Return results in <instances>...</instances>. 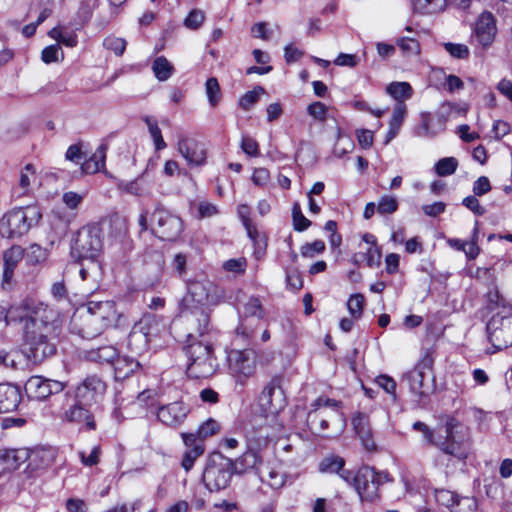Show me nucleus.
<instances>
[{
	"mask_svg": "<svg viewBox=\"0 0 512 512\" xmlns=\"http://www.w3.org/2000/svg\"><path fill=\"white\" fill-rule=\"evenodd\" d=\"M412 427L423 434L427 443L439 448L443 453L461 461L468 458L471 450L469 430L455 417L450 416L446 419L444 436H436L434 431L421 421H416Z\"/></svg>",
	"mask_w": 512,
	"mask_h": 512,
	"instance_id": "7ed1b4c3",
	"label": "nucleus"
},
{
	"mask_svg": "<svg viewBox=\"0 0 512 512\" xmlns=\"http://www.w3.org/2000/svg\"><path fill=\"white\" fill-rule=\"evenodd\" d=\"M126 45L125 39L113 35L107 36L103 41V46L117 56H121L124 53Z\"/></svg>",
	"mask_w": 512,
	"mask_h": 512,
	"instance_id": "864d4df0",
	"label": "nucleus"
},
{
	"mask_svg": "<svg viewBox=\"0 0 512 512\" xmlns=\"http://www.w3.org/2000/svg\"><path fill=\"white\" fill-rule=\"evenodd\" d=\"M22 258V251L20 247H12L4 253L3 261H4V271L3 277L5 281H9L12 278L14 269L17 263Z\"/></svg>",
	"mask_w": 512,
	"mask_h": 512,
	"instance_id": "37998d69",
	"label": "nucleus"
},
{
	"mask_svg": "<svg viewBox=\"0 0 512 512\" xmlns=\"http://www.w3.org/2000/svg\"><path fill=\"white\" fill-rule=\"evenodd\" d=\"M233 474V461L221 454H215L207 461L202 481L210 492H218L229 486Z\"/></svg>",
	"mask_w": 512,
	"mask_h": 512,
	"instance_id": "9d476101",
	"label": "nucleus"
},
{
	"mask_svg": "<svg viewBox=\"0 0 512 512\" xmlns=\"http://www.w3.org/2000/svg\"><path fill=\"white\" fill-rule=\"evenodd\" d=\"M205 91L209 101V104L212 107L217 106L221 99V90L218 80L215 77H211L207 79L205 84Z\"/></svg>",
	"mask_w": 512,
	"mask_h": 512,
	"instance_id": "3c124183",
	"label": "nucleus"
},
{
	"mask_svg": "<svg viewBox=\"0 0 512 512\" xmlns=\"http://www.w3.org/2000/svg\"><path fill=\"white\" fill-rule=\"evenodd\" d=\"M434 356L431 350L427 349L422 354L413 370L405 374L410 391L420 399H426L434 390V378L432 369Z\"/></svg>",
	"mask_w": 512,
	"mask_h": 512,
	"instance_id": "6e6552de",
	"label": "nucleus"
},
{
	"mask_svg": "<svg viewBox=\"0 0 512 512\" xmlns=\"http://www.w3.org/2000/svg\"><path fill=\"white\" fill-rule=\"evenodd\" d=\"M191 447L188 451L185 452L181 465L186 470L189 471L194 465L195 460L201 456L204 452L203 444L199 442H195L192 445H188Z\"/></svg>",
	"mask_w": 512,
	"mask_h": 512,
	"instance_id": "09e8293b",
	"label": "nucleus"
},
{
	"mask_svg": "<svg viewBox=\"0 0 512 512\" xmlns=\"http://www.w3.org/2000/svg\"><path fill=\"white\" fill-rule=\"evenodd\" d=\"M386 92L393 97L397 103H403L412 97L413 90L408 82H392L386 88Z\"/></svg>",
	"mask_w": 512,
	"mask_h": 512,
	"instance_id": "a18cd8bd",
	"label": "nucleus"
},
{
	"mask_svg": "<svg viewBox=\"0 0 512 512\" xmlns=\"http://www.w3.org/2000/svg\"><path fill=\"white\" fill-rule=\"evenodd\" d=\"M258 475L262 483L274 490L282 489L289 476L278 465L263 464L258 468Z\"/></svg>",
	"mask_w": 512,
	"mask_h": 512,
	"instance_id": "cd10ccee",
	"label": "nucleus"
},
{
	"mask_svg": "<svg viewBox=\"0 0 512 512\" xmlns=\"http://www.w3.org/2000/svg\"><path fill=\"white\" fill-rule=\"evenodd\" d=\"M144 121H145L146 125L148 126V130H149L150 136L153 140L155 149L157 151H160V150H163L164 148H166L167 145L162 137V133H161L160 128L158 127L157 121L152 117H146L144 119Z\"/></svg>",
	"mask_w": 512,
	"mask_h": 512,
	"instance_id": "de8ad7c7",
	"label": "nucleus"
},
{
	"mask_svg": "<svg viewBox=\"0 0 512 512\" xmlns=\"http://www.w3.org/2000/svg\"><path fill=\"white\" fill-rule=\"evenodd\" d=\"M489 342L495 350H502L512 346V314L501 315L497 313L491 317L486 325Z\"/></svg>",
	"mask_w": 512,
	"mask_h": 512,
	"instance_id": "2eb2a0df",
	"label": "nucleus"
},
{
	"mask_svg": "<svg viewBox=\"0 0 512 512\" xmlns=\"http://www.w3.org/2000/svg\"><path fill=\"white\" fill-rule=\"evenodd\" d=\"M352 424L365 449L368 451L374 450L376 444L373 440L368 416L363 413H358L353 417Z\"/></svg>",
	"mask_w": 512,
	"mask_h": 512,
	"instance_id": "7c9ffc66",
	"label": "nucleus"
},
{
	"mask_svg": "<svg viewBox=\"0 0 512 512\" xmlns=\"http://www.w3.org/2000/svg\"><path fill=\"white\" fill-rule=\"evenodd\" d=\"M118 355V350L113 345L92 347L83 352V356L87 361L98 364H114Z\"/></svg>",
	"mask_w": 512,
	"mask_h": 512,
	"instance_id": "473e14b6",
	"label": "nucleus"
},
{
	"mask_svg": "<svg viewBox=\"0 0 512 512\" xmlns=\"http://www.w3.org/2000/svg\"><path fill=\"white\" fill-rule=\"evenodd\" d=\"M406 112V105L404 103H397L394 107L389 125L400 129L406 116Z\"/></svg>",
	"mask_w": 512,
	"mask_h": 512,
	"instance_id": "774afa93",
	"label": "nucleus"
},
{
	"mask_svg": "<svg viewBox=\"0 0 512 512\" xmlns=\"http://www.w3.org/2000/svg\"><path fill=\"white\" fill-rule=\"evenodd\" d=\"M243 314L244 321L237 327V334L243 336L245 339H250L253 335V330L249 328L247 322L249 318H256L261 320L264 317V309L260 300L256 297H251L244 304Z\"/></svg>",
	"mask_w": 512,
	"mask_h": 512,
	"instance_id": "bb28decb",
	"label": "nucleus"
},
{
	"mask_svg": "<svg viewBox=\"0 0 512 512\" xmlns=\"http://www.w3.org/2000/svg\"><path fill=\"white\" fill-rule=\"evenodd\" d=\"M29 460L28 448L0 450V468L7 471L18 469Z\"/></svg>",
	"mask_w": 512,
	"mask_h": 512,
	"instance_id": "c756f323",
	"label": "nucleus"
},
{
	"mask_svg": "<svg viewBox=\"0 0 512 512\" xmlns=\"http://www.w3.org/2000/svg\"><path fill=\"white\" fill-rule=\"evenodd\" d=\"M327 106L319 101L313 102L307 107V113L317 121L324 122L327 119Z\"/></svg>",
	"mask_w": 512,
	"mask_h": 512,
	"instance_id": "680f3d73",
	"label": "nucleus"
},
{
	"mask_svg": "<svg viewBox=\"0 0 512 512\" xmlns=\"http://www.w3.org/2000/svg\"><path fill=\"white\" fill-rule=\"evenodd\" d=\"M21 401L19 390L12 385L0 384V413H8L17 409Z\"/></svg>",
	"mask_w": 512,
	"mask_h": 512,
	"instance_id": "72a5a7b5",
	"label": "nucleus"
},
{
	"mask_svg": "<svg viewBox=\"0 0 512 512\" xmlns=\"http://www.w3.org/2000/svg\"><path fill=\"white\" fill-rule=\"evenodd\" d=\"M66 382L45 378L43 376H31L25 383L26 393L35 399L44 400L53 394L62 392Z\"/></svg>",
	"mask_w": 512,
	"mask_h": 512,
	"instance_id": "f3484780",
	"label": "nucleus"
},
{
	"mask_svg": "<svg viewBox=\"0 0 512 512\" xmlns=\"http://www.w3.org/2000/svg\"><path fill=\"white\" fill-rule=\"evenodd\" d=\"M177 149L189 166H203L207 160L204 143L190 137L179 136Z\"/></svg>",
	"mask_w": 512,
	"mask_h": 512,
	"instance_id": "6ab92c4d",
	"label": "nucleus"
},
{
	"mask_svg": "<svg viewBox=\"0 0 512 512\" xmlns=\"http://www.w3.org/2000/svg\"><path fill=\"white\" fill-rule=\"evenodd\" d=\"M137 323L139 329L145 334L146 338H149L151 343L156 342L158 338L166 333L165 321L155 314H145Z\"/></svg>",
	"mask_w": 512,
	"mask_h": 512,
	"instance_id": "c85d7f7f",
	"label": "nucleus"
},
{
	"mask_svg": "<svg viewBox=\"0 0 512 512\" xmlns=\"http://www.w3.org/2000/svg\"><path fill=\"white\" fill-rule=\"evenodd\" d=\"M29 460L24 473L28 478L40 476L55 461V451L51 448L28 449Z\"/></svg>",
	"mask_w": 512,
	"mask_h": 512,
	"instance_id": "aec40b11",
	"label": "nucleus"
},
{
	"mask_svg": "<svg viewBox=\"0 0 512 512\" xmlns=\"http://www.w3.org/2000/svg\"><path fill=\"white\" fill-rule=\"evenodd\" d=\"M90 406H85L84 403H75L64 410L62 420L68 423H75L82 425L86 430H95L96 423L93 414L89 410Z\"/></svg>",
	"mask_w": 512,
	"mask_h": 512,
	"instance_id": "5701e85b",
	"label": "nucleus"
},
{
	"mask_svg": "<svg viewBox=\"0 0 512 512\" xmlns=\"http://www.w3.org/2000/svg\"><path fill=\"white\" fill-rule=\"evenodd\" d=\"M222 267L227 272L243 274L247 267V260L244 257L229 259L223 263Z\"/></svg>",
	"mask_w": 512,
	"mask_h": 512,
	"instance_id": "052dcab7",
	"label": "nucleus"
},
{
	"mask_svg": "<svg viewBox=\"0 0 512 512\" xmlns=\"http://www.w3.org/2000/svg\"><path fill=\"white\" fill-rule=\"evenodd\" d=\"M270 418L265 415L252 414L240 421L239 428L243 432L246 447L251 449H265L273 434L274 427Z\"/></svg>",
	"mask_w": 512,
	"mask_h": 512,
	"instance_id": "1a4fd4ad",
	"label": "nucleus"
},
{
	"mask_svg": "<svg viewBox=\"0 0 512 512\" xmlns=\"http://www.w3.org/2000/svg\"><path fill=\"white\" fill-rule=\"evenodd\" d=\"M106 329V326L87 308L77 310L71 320V331L85 339H92Z\"/></svg>",
	"mask_w": 512,
	"mask_h": 512,
	"instance_id": "dca6fc26",
	"label": "nucleus"
},
{
	"mask_svg": "<svg viewBox=\"0 0 512 512\" xmlns=\"http://www.w3.org/2000/svg\"><path fill=\"white\" fill-rule=\"evenodd\" d=\"M458 168V160L455 157H444L435 163V173L440 177L450 176Z\"/></svg>",
	"mask_w": 512,
	"mask_h": 512,
	"instance_id": "49530a36",
	"label": "nucleus"
},
{
	"mask_svg": "<svg viewBox=\"0 0 512 512\" xmlns=\"http://www.w3.org/2000/svg\"><path fill=\"white\" fill-rule=\"evenodd\" d=\"M106 391V384L97 376L86 377L75 390V400L92 406L98 403Z\"/></svg>",
	"mask_w": 512,
	"mask_h": 512,
	"instance_id": "a211bd4d",
	"label": "nucleus"
},
{
	"mask_svg": "<svg viewBox=\"0 0 512 512\" xmlns=\"http://www.w3.org/2000/svg\"><path fill=\"white\" fill-rule=\"evenodd\" d=\"M103 248V231L96 224L85 225L72 238L70 255L76 262H96Z\"/></svg>",
	"mask_w": 512,
	"mask_h": 512,
	"instance_id": "423d86ee",
	"label": "nucleus"
},
{
	"mask_svg": "<svg viewBox=\"0 0 512 512\" xmlns=\"http://www.w3.org/2000/svg\"><path fill=\"white\" fill-rule=\"evenodd\" d=\"M286 397L283 389L281 388L280 378H272L262 389L258 397V407L260 413L258 415H265L271 420L285 408Z\"/></svg>",
	"mask_w": 512,
	"mask_h": 512,
	"instance_id": "f8f14e48",
	"label": "nucleus"
},
{
	"mask_svg": "<svg viewBox=\"0 0 512 512\" xmlns=\"http://www.w3.org/2000/svg\"><path fill=\"white\" fill-rule=\"evenodd\" d=\"M205 20V14L200 9H193L189 12L188 16L184 20V25L188 29H198Z\"/></svg>",
	"mask_w": 512,
	"mask_h": 512,
	"instance_id": "bf43d9fd",
	"label": "nucleus"
},
{
	"mask_svg": "<svg viewBox=\"0 0 512 512\" xmlns=\"http://www.w3.org/2000/svg\"><path fill=\"white\" fill-rule=\"evenodd\" d=\"M260 451L261 449H251L247 447L243 455L233 462L234 472L243 473L247 469L258 470V468L263 465Z\"/></svg>",
	"mask_w": 512,
	"mask_h": 512,
	"instance_id": "c9c22d12",
	"label": "nucleus"
},
{
	"mask_svg": "<svg viewBox=\"0 0 512 512\" xmlns=\"http://www.w3.org/2000/svg\"><path fill=\"white\" fill-rule=\"evenodd\" d=\"M150 344L149 338H146L145 334L139 329L138 323H135L128 337V347L131 352L141 355L148 349Z\"/></svg>",
	"mask_w": 512,
	"mask_h": 512,
	"instance_id": "4c0bfd02",
	"label": "nucleus"
},
{
	"mask_svg": "<svg viewBox=\"0 0 512 512\" xmlns=\"http://www.w3.org/2000/svg\"><path fill=\"white\" fill-rule=\"evenodd\" d=\"M197 333V326L189 327L185 353L188 359L186 373L190 378L200 379L212 376L219 364L212 344L205 337Z\"/></svg>",
	"mask_w": 512,
	"mask_h": 512,
	"instance_id": "20e7f679",
	"label": "nucleus"
},
{
	"mask_svg": "<svg viewBox=\"0 0 512 512\" xmlns=\"http://www.w3.org/2000/svg\"><path fill=\"white\" fill-rule=\"evenodd\" d=\"M36 181V170L32 164H27L20 171L18 189L20 195H27L32 191L33 184Z\"/></svg>",
	"mask_w": 512,
	"mask_h": 512,
	"instance_id": "c03bdc74",
	"label": "nucleus"
},
{
	"mask_svg": "<svg viewBox=\"0 0 512 512\" xmlns=\"http://www.w3.org/2000/svg\"><path fill=\"white\" fill-rule=\"evenodd\" d=\"M225 290L213 281L203 278L187 283V295L181 304V319L188 327L197 326V333L202 336L208 331L209 314L201 307L191 308L190 303L201 306H217L225 301Z\"/></svg>",
	"mask_w": 512,
	"mask_h": 512,
	"instance_id": "f257e3e1",
	"label": "nucleus"
},
{
	"mask_svg": "<svg viewBox=\"0 0 512 512\" xmlns=\"http://www.w3.org/2000/svg\"><path fill=\"white\" fill-rule=\"evenodd\" d=\"M264 92L265 90L261 86H258L253 90L246 92L239 99V106L245 111L250 110L259 101L260 95H262Z\"/></svg>",
	"mask_w": 512,
	"mask_h": 512,
	"instance_id": "603ef678",
	"label": "nucleus"
},
{
	"mask_svg": "<svg viewBox=\"0 0 512 512\" xmlns=\"http://www.w3.org/2000/svg\"><path fill=\"white\" fill-rule=\"evenodd\" d=\"M292 218H293V226L296 231L302 232L305 231L310 225L311 222L308 220L302 213L301 207L299 203H294L292 208Z\"/></svg>",
	"mask_w": 512,
	"mask_h": 512,
	"instance_id": "6e6d98bb",
	"label": "nucleus"
},
{
	"mask_svg": "<svg viewBox=\"0 0 512 512\" xmlns=\"http://www.w3.org/2000/svg\"><path fill=\"white\" fill-rule=\"evenodd\" d=\"M41 218V210L36 205L13 209L0 219V234L9 239L19 238L36 226Z\"/></svg>",
	"mask_w": 512,
	"mask_h": 512,
	"instance_id": "0eeeda50",
	"label": "nucleus"
},
{
	"mask_svg": "<svg viewBox=\"0 0 512 512\" xmlns=\"http://www.w3.org/2000/svg\"><path fill=\"white\" fill-rule=\"evenodd\" d=\"M98 0H82L74 18V26L76 29L81 28L89 22L93 15V11L98 6Z\"/></svg>",
	"mask_w": 512,
	"mask_h": 512,
	"instance_id": "a19ab883",
	"label": "nucleus"
},
{
	"mask_svg": "<svg viewBox=\"0 0 512 512\" xmlns=\"http://www.w3.org/2000/svg\"><path fill=\"white\" fill-rule=\"evenodd\" d=\"M497 32L495 18L491 12H483L479 15L474 33L477 41L484 48L489 47L494 39Z\"/></svg>",
	"mask_w": 512,
	"mask_h": 512,
	"instance_id": "b1692460",
	"label": "nucleus"
},
{
	"mask_svg": "<svg viewBox=\"0 0 512 512\" xmlns=\"http://www.w3.org/2000/svg\"><path fill=\"white\" fill-rule=\"evenodd\" d=\"M325 250V244L322 240H315L312 243H306L301 247V255L306 258H313Z\"/></svg>",
	"mask_w": 512,
	"mask_h": 512,
	"instance_id": "69168bd1",
	"label": "nucleus"
},
{
	"mask_svg": "<svg viewBox=\"0 0 512 512\" xmlns=\"http://www.w3.org/2000/svg\"><path fill=\"white\" fill-rule=\"evenodd\" d=\"M364 296L362 294H352L347 301V309L354 318H359L363 313Z\"/></svg>",
	"mask_w": 512,
	"mask_h": 512,
	"instance_id": "4d7b16f0",
	"label": "nucleus"
},
{
	"mask_svg": "<svg viewBox=\"0 0 512 512\" xmlns=\"http://www.w3.org/2000/svg\"><path fill=\"white\" fill-rule=\"evenodd\" d=\"M435 500L439 505L448 508L451 512H475L477 503L474 498L462 497L446 489H436Z\"/></svg>",
	"mask_w": 512,
	"mask_h": 512,
	"instance_id": "412c9836",
	"label": "nucleus"
},
{
	"mask_svg": "<svg viewBox=\"0 0 512 512\" xmlns=\"http://www.w3.org/2000/svg\"><path fill=\"white\" fill-rule=\"evenodd\" d=\"M258 353L254 349H232L228 352V371L235 383L245 386L247 380L254 376Z\"/></svg>",
	"mask_w": 512,
	"mask_h": 512,
	"instance_id": "9b49d317",
	"label": "nucleus"
},
{
	"mask_svg": "<svg viewBox=\"0 0 512 512\" xmlns=\"http://www.w3.org/2000/svg\"><path fill=\"white\" fill-rule=\"evenodd\" d=\"M107 146L100 145L93 155L82 163L81 169L86 174H93L99 172L105 167Z\"/></svg>",
	"mask_w": 512,
	"mask_h": 512,
	"instance_id": "e433bc0d",
	"label": "nucleus"
},
{
	"mask_svg": "<svg viewBox=\"0 0 512 512\" xmlns=\"http://www.w3.org/2000/svg\"><path fill=\"white\" fill-rule=\"evenodd\" d=\"M219 430L220 424L216 420L209 418L199 426L196 433H184L182 434V438L185 445H192L195 442H198V440L203 441L204 439L216 434Z\"/></svg>",
	"mask_w": 512,
	"mask_h": 512,
	"instance_id": "f704fd0d",
	"label": "nucleus"
},
{
	"mask_svg": "<svg viewBox=\"0 0 512 512\" xmlns=\"http://www.w3.org/2000/svg\"><path fill=\"white\" fill-rule=\"evenodd\" d=\"M152 71L158 81H167L174 73V66L164 56H158L152 63Z\"/></svg>",
	"mask_w": 512,
	"mask_h": 512,
	"instance_id": "79ce46f5",
	"label": "nucleus"
},
{
	"mask_svg": "<svg viewBox=\"0 0 512 512\" xmlns=\"http://www.w3.org/2000/svg\"><path fill=\"white\" fill-rule=\"evenodd\" d=\"M85 193H76L74 191L65 192L62 196V202L70 210L78 209L79 205L85 198Z\"/></svg>",
	"mask_w": 512,
	"mask_h": 512,
	"instance_id": "0e129e2a",
	"label": "nucleus"
},
{
	"mask_svg": "<svg viewBox=\"0 0 512 512\" xmlns=\"http://www.w3.org/2000/svg\"><path fill=\"white\" fill-rule=\"evenodd\" d=\"M189 409L182 401H175L161 405L157 411V417L163 424L171 427L180 425L186 418Z\"/></svg>",
	"mask_w": 512,
	"mask_h": 512,
	"instance_id": "393cba45",
	"label": "nucleus"
},
{
	"mask_svg": "<svg viewBox=\"0 0 512 512\" xmlns=\"http://www.w3.org/2000/svg\"><path fill=\"white\" fill-rule=\"evenodd\" d=\"M477 240H478V222L476 221L475 228L473 230L472 240L470 242H465L464 249H462V251L465 253L467 258L470 260L475 259L480 252V249L477 245Z\"/></svg>",
	"mask_w": 512,
	"mask_h": 512,
	"instance_id": "e2e57ef3",
	"label": "nucleus"
},
{
	"mask_svg": "<svg viewBox=\"0 0 512 512\" xmlns=\"http://www.w3.org/2000/svg\"><path fill=\"white\" fill-rule=\"evenodd\" d=\"M86 308L91 311L106 328L111 326L117 319L116 306L112 301L89 302Z\"/></svg>",
	"mask_w": 512,
	"mask_h": 512,
	"instance_id": "2f4dec72",
	"label": "nucleus"
},
{
	"mask_svg": "<svg viewBox=\"0 0 512 512\" xmlns=\"http://www.w3.org/2000/svg\"><path fill=\"white\" fill-rule=\"evenodd\" d=\"M452 108L453 104L450 102L442 104L435 119L429 114H423L421 118V132L418 134L425 137H434L443 132L446 128V122Z\"/></svg>",
	"mask_w": 512,
	"mask_h": 512,
	"instance_id": "4be33fe9",
	"label": "nucleus"
},
{
	"mask_svg": "<svg viewBox=\"0 0 512 512\" xmlns=\"http://www.w3.org/2000/svg\"><path fill=\"white\" fill-rule=\"evenodd\" d=\"M396 44L405 56H417L420 54V44L414 38L400 37L397 39Z\"/></svg>",
	"mask_w": 512,
	"mask_h": 512,
	"instance_id": "8fccbe9b",
	"label": "nucleus"
},
{
	"mask_svg": "<svg viewBox=\"0 0 512 512\" xmlns=\"http://www.w3.org/2000/svg\"><path fill=\"white\" fill-rule=\"evenodd\" d=\"M19 309L23 331L55 332L59 327L60 313L46 303L26 299Z\"/></svg>",
	"mask_w": 512,
	"mask_h": 512,
	"instance_id": "39448f33",
	"label": "nucleus"
},
{
	"mask_svg": "<svg viewBox=\"0 0 512 512\" xmlns=\"http://www.w3.org/2000/svg\"><path fill=\"white\" fill-rule=\"evenodd\" d=\"M345 460L337 455L325 457L319 464L321 473H336L357 491L362 502H374L379 499V487L391 481L386 471L378 472L369 466H362L356 472L344 469Z\"/></svg>",
	"mask_w": 512,
	"mask_h": 512,
	"instance_id": "f03ea898",
	"label": "nucleus"
},
{
	"mask_svg": "<svg viewBox=\"0 0 512 512\" xmlns=\"http://www.w3.org/2000/svg\"><path fill=\"white\" fill-rule=\"evenodd\" d=\"M309 419L314 427H317L320 432L325 431L329 427V422L337 425L338 431L342 432L346 426V420L340 410L331 411H317L311 410Z\"/></svg>",
	"mask_w": 512,
	"mask_h": 512,
	"instance_id": "a878e982",
	"label": "nucleus"
},
{
	"mask_svg": "<svg viewBox=\"0 0 512 512\" xmlns=\"http://www.w3.org/2000/svg\"><path fill=\"white\" fill-rule=\"evenodd\" d=\"M118 187L119 189L136 196H141L146 192V189L140 179H136L131 182H120Z\"/></svg>",
	"mask_w": 512,
	"mask_h": 512,
	"instance_id": "338daca9",
	"label": "nucleus"
},
{
	"mask_svg": "<svg viewBox=\"0 0 512 512\" xmlns=\"http://www.w3.org/2000/svg\"><path fill=\"white\" fill-rule=\"evenodd\" d=\"M398 209V201L394 196L383 195L377 204V212L381 215L393 214Z\"/></svg>",
	"mask_w": 512,
	"mask_h": 512,
	"instance_id": "5fc2aeb1",
	"label": "nucleus"
},
{
	"mask_svg": "<svg viewBox=\"0 0 512 512\" xmlns=\"http://www.w3.org/2000/svg\"><path fill=\"white\" fill-rule=\"evenodd\" d=\"M140 368V363L133 357H122L119 356L114 362L115 377L118 379H124Z\"/></svg>",
	"mask_w": 512,
	"mask_h": 512,
	"instance_id": "ea45409f",
	"label": "nucleus"
},
{
	"mask_svg": "<svg viewBox=\"0 0 512 512\" xmlns=\"http://www.w3.org/2000/svg\"><path fill=\"white\" fill-rule=\"evenodd\" d=\"M153 232L162 240L173 241L177 239L183 231L182 219L170 211L157 207L151 216Z\"/></svg>",
	"mask_w": 512,
	"mask_h": 512,
	"instance_id": "4468645a",
	"label": "nucleus"
},
{
	"mask_svg": "<svg viewBox=\"0 0 512 512\" xmlns=\"http://www.w3.org/2000/svg\"><path fill=\"white\" fill-rule=\"evenodd\" d=\"M447 4L448 0H412L414 11L423 15L442 12Z\"/></svg>",
	"mask_w": 512,
	"mask_h": 512,
	"instance_id": "58836bf2",
	"label": "nucleus"
},
{
	"mask_svg": "<svg viewBox=\"0 0 512 512\" xmlns=\"http://www.w3.org/2000/svg\"><path fill=\"white\" fill-rule=\"evenodd\" d=\"M443 46L453 58L467 59L469 57L470 51L465 44L447 42Z\"/></svg>",
	"mask_w": 512,
	"mask_h": 512,
	"instance_id": "13d9d810",
	"label": "nucleus"
},
{
	"mask_svg": "<svg viewBox=\"0 0 512 512\" xmlns=\"http://www.w3.org/2000/svg\"><path fill=\"white\" fill-rule=\"evenodd\" d=\"M53 332L23 331V353L33 363H41L55 353V346L49 341Z\"/></svg>",
	"mask_w": 512,
	"mask_h": 512,
	"instance_id": "ddd939ff",
	"label": "nucleus"
}]
</instances>
